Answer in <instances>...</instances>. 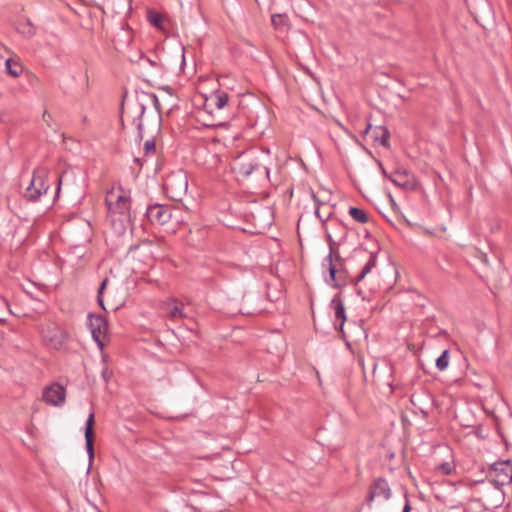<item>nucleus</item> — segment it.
<instances>
[{"label":"nucleus","instance_id":"obj_18","mask_svg":"<svg viewBox=\"0 0 512 512\" xmlns=\"http://www.w3.org/2000/svg\"><path fill=\"white\" fill-rule=\"evenodd\" d=\"M271 23L276 30L285 32L289 28V19L286 14H273Z\"/></svg>","mask_w":512,"mask_h":512},{"label":"nucleus","instance_id":"obj_9","mask_svg":"<svg viewBox=\"0 0 512 512\" xmlns=\"http://www.w3.org/2000/svg\"><path fill=\"white\" fill-rule=\"evenodd\" d=\"M388 179L397 187L411 191L417 187V181L413 174L405 168H398L390 173Z\"/></svg>","mask_w":512,"mask_h":512},{"label":"nucleus","instance_id":"obj_6","mask_svg":"<svg viewBox=\"0 0 512 512\" xmlns=\"http://www.w3.org/2000/svg\"><path fill=\"white\" fill-rule=\"evenodd\" d=\"M88 327L93 340L102 349L104 347L103 340L108 330V322L102 315L88 314Z\"/></svg>","mask_w":512,"mask_h":512},{"label":"nucleus","instance_id":"obj_28","mask_svg":"<svg viewBox=\"0 0 512 512\" xmlns=\"http://www.w3.org/2000/svg\"><path fill=\"white\" fill-rule=\"evenodd\" d=\"M144 151H145L146 155H149V154L155 152V142H154V140H147L144 143Z\"/></svg>","mask_w":512,"mask_h":512},{"label":"nucleus","instance_id":"obj_4","mask_svg":"<svg viewBox=\"0 0 512 512\" xmlns=\"http://www.w3.org/2000/svg\"><path fill=\"white\" fill-rule=\"evenodd\" d=\"M488 477L497 488L510 484L512 482V462L500 460L492 463L488 468Z\"/></svg>","mask_w":512,"mask_h":512},{"label":"nucleus","instance_id":"obj_13","mask_svg":"<svg viewBox=\"0 0 512 512\" xmlns=\"http://www.w3.org/2000/svg\"><path fill=\"white\" fill-rule=\"evenodd\" d=\"M65 396V388L58 383L46 387L43 391V400L53 406H61L65 402Z\"/></svg>","mask_w":512,"mask_h":512},{"label":"nucleus","instance_id":"obj_36","mask_svg":"<svg viewBox=\"0 0 512 512\" xmlns=\"http://www.w3.org/2000/svg\"><path fill=\"white\" fill-rule=\"evenodd\" d=\"M153 99H154L155 106L158 109L159 102H158V98L156 97V95H153Z\"/></svg>","mask_w":512,"mask_h":512},{"label":"nucleus","instance_id":"obj_29","mask_svg":"<svg viewBox=\"0 0 512 512\" xmlns=\"http://www.w3.org/2000/svg\"><path fill=\"white\" fill-rule=\"evenodd\" d=\"M68 176H69L68 171H64L62 174H60L58 176V178H57L58 185H57V189H56V196L59 195L62 183H63L64 179H66Z\"/></svg>","mask_w":512,"mask_h":512},{"label":"nucleus","instance_id":"obj_11","mask_svg":"<svg viewBox=\"0 0 512 512\" xmlns=\"http://www.w3.org/2000/svg\"><path fill=\"white\" fill-rule=\"evenodd\" d=\"M391 496V489L384 478H377L369 487L366 504L371 508L373 500L378 497L388 500Z\"/></svg>","mask_w":512,"mask_h":512},{"label":"nucleus","instance_id":"obj_24","mask_svg":"<svg viewBox=\"0 0 512 512\" xmlns=\"http://www.w3.org/2000/svg\"><path fill=\"white\" fill-rule=\"evenodd\" d=\"M94 423H95L94 413L91 412L86 420L85 432H84L85 437L94 436V431H93Z\"/></svg>","mask_w":512,"mask_h":512},{"label":"nucleus","instance_id":"obj_35","mask_svg":"<svg viewBox=\"0 0 512 512\" xmlns=\"http://www.w3.org/2000/svg\"><path fill=\"white\" fill-rule=\"evenodd\" d=\"M50 117H51V115H50L47 111H45V112L43 113V119H44V121H46V122H47V121H48V119H49Z\"/></svg>","mask_w":512,"mask_h":512},{"label":"nucleus","instance_id":"obj_3","mask_svg":"<svg viewBox=\"0 0 512 512\" xmlns=\"http://www.w3.org/2000/svg\"><path fill=\"white\" fill-rule=\"evenodd\" d=\"M48 171L45 168H37L33 171L32 178L30 180L29 185L25 189L23 194L24 198H26L30 202H35L39 200V198L45 194L49 189V184L47 183Z\"/></svg>","mask_w":512,"mask_h":512},{"label":"nucleus","instance_id":"obj_33","mask_svg":"<svg viewBox=\"0 0 512 512\" xmlns=\"http://www.w3.org/2000/svg\"><path fill=\"white\" fill-rule=\"evenodd\" d=\"M411 510V506H410V503L408 500H406V503L404 505V508H403V512H410Z\"/></svg>","mask_w":512,"mask_h":512},{"label":"nucleus","instance_id":"obj_23","mask_svg":"<svg viewBox=\"0 0 512 512\" xmlns=\"http://www.w3.org/2000/svg\"><path fill=\"white\" fill-rule=\"evenodd\" d=\"M108 282H109V279L108 278H104L103 281L101 282L99 288H98V291H97V302H98L99 306L102 309H104V310L106 308L104 306L103 292L106 289Z\"/></svg>","mask_w":512,"mask_h":512},{"label":"nucleus","instance_id":"obj_27","mask_svg":"<svg viewBox=\"0 0 512 512\" xmlns=\"http://www.w3.org/2000/svg\"><path fill=\"white\" fill-rule=\"evenodd\" d=\"M93 439H94V436L85 437L86 451L89 455L90 461H92V459L94 458Z\"/></svg>","mask_w":512,"mask_h":512},{"label":"nucleus","instance_id":"obj_7","mask_svg":"<svg viewBox=\"0 0 512 512\" xmlns=\"http://www.w3.org/2000/svg\"><path fill=\"white\" fill-rule=\"evenodd\" d=\"M145 217L153 225H164L172 217V210L168 205L152 204L146 208Z\"/></svg>","mask_w":512,"mask_h":512},{"label":"nucleus","instance_id":"obj_5","mask_svg":"<svg viewBox=\"0 0 512 512\" xmlns=\"http://www.w3.org/2000/svg\"><path fill=\"white\" fill-rule=\"evenodd\" d=\"M329 265V280L327 281L329 285L335 288L344 287L346 282V271L342 269L343 267V259L337 255L335 259L333 258V249L330 248V253L325 259Z\"/></svg>","mask_w":512,"mask_h":512},{"label":"nucleus","instance_id":"obj_1","mask_svg":"<svg viewBox=\"0 0 512 512\" xmlns=\"http://www.w3.org/2000/svg\"><path fill=\"white\" fill-rule=\"evenodd\" d=\"M269 150L249 149L239 154L232 163V171L238 179L246 180L253 174L265 175L268 179L270 169L266 165Z\"/></svg>","mask_w":512,"mask_h":512},{"label":"nucleus","instance_id":"obj_2","mask_svg":"<svg viewBox=\"0 0 512 512\" xmlns=\"http://www.w3.org/2000/svg\"><path fill=\"white\" fill-rule=\"evenodd\" d=\"M167 196L174 201H181L188 190V176L183 170L170 173L164 182Z\"/></svg>","mask_w":512,"mask_h":512},{"label":"nucleus","instance_id":"obj_26","mask_svg":"<svg viewBox=\"0 0 512 512\" xmlns=\"http://www.w3.org/2000/svg\"><path fill=\"white\" fill-rule=\"evenodd\" d=\"M148 19H149V22L153 26H155L157 28L162 27L163 17L160 14L155 13V12H150L148 15Z\"/></svg>","mask_w":512,"mask_h":512},{"label":"nucleus","instance_id":"obj_38","mask_svg":"<svg viewBox=\"0 0 512 512\" xmlns=\"http://www.w3.org/2000/svg\"><path fill=\"white\" fill-rule=\"evenodd\" d=\"M391 202H392L393 205H396V203H395V201H394V199L392 197H391Z\"/></svg>","mask_w":512,"mask_h":512},{"label":"nucleus","instance_id":"obj_30","mask_svg":"<svg viewBox=\"0 0 512 512\" xmlns=\"http://www.w3.org/2000/svg\"><path fill=\"white\" fill-rule=\"evenodd\" d=\"M101 376L105 382H108L112 377V372L108 370V368H104L101 372Z\"/></svg>","mask_w":512,"mask_h":512},{"label":"nucleus","instance_id":"obj_25","mask_svg":"<svg viewBox=\"0 0 512 512\" xmlns=\"http://www.w3.org/2000/svg\"><path fill=\"white\" fill-rule=\"evenodd\" d=\"M455 467L452 463L444 462L436 467V471L443 475H450L454 471Z\"/></svg>","mask_w":512,"mask_h":512},{"label":"nucleus","instance_id":"obj_15","mask_svg":"<svg viewBox=\"0 0 512 512\" xmlns=\"http://www.w3.org/2000/svg\"><path fill=\"white\" fill-rule=\"evenodd\" d=\"M229 102V95L222 90L214 92L207 100L206 107H215L218 110L223 109Z\"/></svg>","mask_w":512,"mask_h":512},{"label":"nucleus","instance_id":"obj_32","mask_svg":"<svg viewBox=\"0 0 512 512\" xmlns=\"http://www.w3.org/2000/svg\"><path fill=\"white\" fill-rule=\"evenodd\" d=\"M379 167H380V170H381V173L382 175L388 179V176L389 174L386 172V170L384 169L383 165L381 163H379Z\"/></svg>","mask_w":512,"mask_h":512},{"label":"nucleus","instance_id":"obj_22","mask_svg":"<svg viewBox=\"0 0 512 512\" xmlns=\"http://www.w3.org/2000/svg\"><path fill=\"white\" fill-rule=\"evenodd\" d=\"M449 365V350H444L436 359V367L439 371H444Z\"/></svg>","mask_w":512,"mask_h":512},{"label":"nucleus","instance_id":"obj_20","mask_svg":"<svg viewBox=\"0 0 512 512\" xmlns=\"http://www.w3.org/2000/svg\"><path fill=\"white\" fill-rule=\"evenodd\" d=\"M5 65L8 74L12 77H18L22 73V66L17 62H13L10 58L6 60Z\"/></svg>","mask_w":512,"mask_h":512},{"label":"nucleus","instance_id":"obj_31","mask_svg":"<svg viewBox=\"0 0 512 512\" xmlns=\"http://www.w3.org/2000/svg\"><path fill=\"white\" fill-rule=\"evenodd\" d=\"M143 60H145L147 63H149L152 67H159L160 63L157 60H152L148 57H142Z\"/></svg>","mask_w":512,"mask_h":512},{"label":"nucleus","instance_id":"obj_14","mask_svg":"<svg viewBox=\"0 0 512 512\" xmlns=\"http://www.w3.org/2000/svg\"><path fill=\"white\" fill-rule=\"evenodd\" d=\"M331 308L334 309L335 323L334 327L336 330L343 332L344 323L346 321L345 305L341 299L340 294H336L330 303Z\"/></svg>","mask_w":512,"mask_h":512},{"label":"nucleus","instance_id":"obj_16","mask_svg":"<svg viewBox=\"0 0 512 512\" xmlns=\"http://www.w3.org/2000/svg\"><path fill=\"white\" fill-rule=\"evenodd\" d=\"M183 309L184 306L182 303L178 302L175 299L171 300V302L167 303L166 305V313L168 318L171 320L184 318L185 314Z\"/></svg>","mask_w":512,"mask_h":512},{"label":"nucleus","instance_id":"obj_8","mask_svg":"<svg viewBox=\"0 0 512 512\" xmlns=\"http://www.w3.org/2000/svg\"><path fill=\"white\" fill-rule=\"evenodd\" d=\"M43 339L50 348L61 350L69 339V334L66 330L54 325L43 331Z\"/></svg>","mask_w":512,"mask_h":512},{"label":"nucleus","instance_id":"obj_10","mask_svg":"<svg viewBox=\"0 0 512 512\" xmlns=\"http://www.w3.org/2000/svg\"><path fill=\"white\" fill-rule=\"evenodd\" d=\"M113 196V192H109L106 197V204L108 209L112 213H118L123 218L130 219V207H131V199L129 196L125 194H120L116 197L115 202L112 201L111 197Z\"/></svg>","mask_w":512,"mask_h":512},{"label":"nucleus","instance_id":"obj_12","mask_svg":"<svg viewBox=\"0 0 512 512\" xmlns=\"http://www.w3.org/2000/svg\"><path fill=\"white\" fill-rule=\"evenodd\" d=\"M353 257H356V258H365L367 257V261L366 263L364 264L361 272L356 276L355 278V284L359 283L360 281H362L365 276L373 269L376 267V263H377V254L374 253V252H368L363 246H359L357 248L354 249L353 251Z\"/></svg>","mask_w":512,"mask_h":512},{"label":"nucleus","instance_id":"obj_34","mask_svg":"<svg viewBox=\"0 0 512 512\" xmlns=\"http://www.w3.org/2000/svg\"><path fill=\"white\" fill-rule=\"evenodd\" d=\"M315 214L316 216L321 220V221H325L327 218H323L321 215H320V210L319 208L316 209L315 211Z\"/></svg>","mask_w":512,"mask_h":512},{"label":"nucleus","instance_id":"obj_19","mask_svg":"<svg viewBox=\"0 0 512 512\" xmlns=\"http://www.w3.org/2000/svg\"><path fill=\"white\" fill-rule=\"evenodd\" d=\"M349 215L358 223H367L369 221L367 213L358 207H350Z\"/></svg>","mask_w":512,"mask_h":512},{"label":"nucleus","instance_id":"obj_37","mask_svg":"<svg viewBox=\"0 0 512 512\" xmlns=\"http://www.w3.org/2000/svg\"><path fill=\"white\" fill-rule=\"evenodd\" d=\"M372 128V126L369 124L367 128L365 129V133H368V131Z\"/></svg>","mask_w":512,"mask_h":512},{"label":"nucleus","instance_id":"obj_21","mask_svg":"<svg viewBox=\"0 0 512 512\" xmlns=\"http://www.w3.org/2000/svg\"><path fill=\"white\" fill-rule=\"evenodd\" d=\"M145 106L143 104H140L139 105V113H138V116L137 118H134L133 120V123L136 125V128L138 130V136L139 138L141 139L143 137V122H142V117L145 113Z\"/></svg>","mask_w":512,"mask_h":512},{"label":"nucleus","instance_id":"obj_17","mask_svg":"<svg viewBox=\"0 0 512 512\" xmlns=\"http://www.w3.org/2000/svg\"><path fill=\"white\" fill-rule=\"evenodd\" d=\"M374 141L383 147L389 146L390 132L384 126H376L373 130Z\"/></svg>","mask_w":512,"mask_h":512}]
</instances>
